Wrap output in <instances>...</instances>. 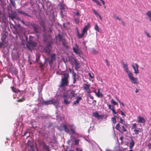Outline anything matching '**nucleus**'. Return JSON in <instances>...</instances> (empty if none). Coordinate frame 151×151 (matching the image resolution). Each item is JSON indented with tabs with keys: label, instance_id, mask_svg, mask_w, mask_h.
Segmentation results:
<instances>
[{
	"label": "nucleus",
	"instance_id": "f257e3e1",
	"mask_svg": "<svg viewBox=\"0 0 151 151\" xmlns=\"http://www.w3.org/2000/svg\"><path fill=\"white\" fill-rule=\"evenodd\" d=\"M61 75L62 76L60 87H63L67 86L69 83V73L67 72H63L62 73Z\"/></svg>",
	"mask_w": 151,
	"mask_h": 151
},
{
	"label": "nucleus",
	"instance_id": "f03ea898",
	"mask_svg": "<svg viewBox=\"0 0 151 151\" xmlns=\"http://www.w3.org/2000/svg\"><path fill=\"white\" fill-rule=\"evenodd\" d=\"M43 103L45 105L53 104L57 108L58 107L59 104L58 100L55 99L47 101H44Z\"/></svg>",
	"mask_w": 151,
	"mask_h": 151
},
{
	"label": "nucleus",
	"instance_id": "7ed1b4c3",
	"mask_svg": "<svg viewBox=\"0 0 151 151\" xmlns=\"http://www.w3.org/2000/svg\"><path fill=\"white\" fill-rule=\"evenodd\" d=\"M62 97L64 99L63 103L65 104H68L72 101V99L68 96L67 92L64 93Z\"/></svg>",
	"mask_w": 151,
	"mask_h": 151
},
{
	"label": "nucleus",
	"instance_id": "20e7f679",
	"mask_svg": "<svg viewBox=\"0 0 151 151\" xmlns=\"http://www.w3.org/2000/svg\"><path fill=\"white\" fill-rule=\"evenodd\" d=\"M127 75L132 83L136 85L138 84L137 79L133 76L132 73H129V74H128Z\"/></svg>",
	"mask_w": 151,
	"mask_h": 151
},
{
	"label": "nucleus",
	"instance_id": "39448f33",
	"mask_svg": "<svg viewBox=\"0 0 151 151\" xmlns=\"http://www.w3.org/2000/svg\"><path fill=\"white\" fill-rule=\"evenodd\" d=\"M71 64L73 65L74 64L75 65V68L76 70L77 71L80 68V64L78 63L76 59L74 58H72L71 60Z\"/></svg>",
	"mask_w": 151,
	"mask_h": 151
},
{
	"label": "nucleus",
	"instance_id": "423d86ee",
	"mask_svg": "<svg viewBox=\"0 0 151 151\" xmlns=\"http://www.w3.org/2000/svg\"><path fill=\"white\" fill-rule=\"evenodd\" d=\"M122 64L123 65V68L124 69L125 72L127 73V74H129L130 73H132L129 70L128 64L127 63H124V62H122Z\"/></svg>",
	"mask_w": 151,
	"mask_h": 151
},
{
	"label": "nucleus",
	"instance_id": "0eeeda50",
	"mask_svg": "<svg viewBox=\"0 0 151 151\" xmlns=\"http://www.w3.org/2000/svg\"><path fill=\"white\" fill-rule=\"evenodd\" d=\"M73 73L72 77L73 80V83H76L77 80L78 79L79 76L75 72H73Z\"/></svg>",
	"mask_w": 151,
	"mask_h": 151
},
{
	"label": "nucleus",
	"instance_id": "6e6552de",
	"mask_svg": "<svg viewBox=\"0 0 151 151\" xmlns=\"http://www.w3.org/2000/svg\"><path fill=\"white\" fill-rule=\"evenodd\" d=\"M137 122L138 123H145V120L143 117L139 116L137 118Z\"/></svg>",
	"mask_w": 151,
	"mask_h": 151
},
{
	"label": "nucleus",
	"instance_id": "1a4fd4ad",
	"mask_svg": "<svg viewBox=\"0 0 151 151\" xmlns=\"http://www.w3.org/2000/svg\"><path fill=\"white\" fill-rule=\"evenodd\" d=\"M76 95V94L75 93V91L73 90L71 91L69 94L68 95V96L71 99L73 97H75Z\"/></svg>",
	"mask_w": 151,
	"mask_h": 151
},
{
	"label": "nucleus",
	"instance_id": "9d476101",
	"mask_svg": "<svg viewBox=\"0 0 151 151\" xmlns=\"http://www.w3.org/2000/svg\"><path fill=\"white\" fill-rule=\"evenodd\" d=\"M132 67L134 70V73L137 74L139 73L138 70V65L137 63H135V65H132Z\"/></svg>",
	"mask_w": 151,
	"mask_h": 151
},
{
	"label": "nucleus",
	"instance_id": "9b49d317",
	"mask_svg": "<svg viewBox=\"0 0 151 151\" xmlns=\"http://www.w3.org/2000/svg\"><path fill=\"white\" fill-rule=\"evenodd\" d=\"M26 146L27 147H29V148L33 147V143L32 142V139L31 138L28 141Z\"/></svg>",
	"mask_w": 151,
	"mask_h": 151
},
{
	"label": "nucleus",
	"instance_id": "f8f14e48",
	"mask_svg": "<svg viewBox=\"0 0 151 151\" xmlns=\"http://www.w3.org/2000/svg\"><path fill=\"white\" fill-rule=\"evenodd\" d=\"M73 52L75 53L76 54L78 55V56L81 57V56L80 54V53L78 52V46L77 45H76L75 47H73Z\"/></svg>",
	"mask_w": 151,
	"mask_h": 151
},
{
	"label": "nucleus",
	"instance_id": "ddd939ff",
	"mask_svg": "<svg viewBox=\"0 0 151 151\" xmlns=\"http://www.w3.org/2000/svg\"><path fill=\"white\" fill-rule=\"evenodd\" d=\"M134 141L133 140V139L132 138H131V141L129 143V148L131 149L134 146Z\"/></svg>",
	"mask_w": 151,
	"mask_h": 151
},
{
	"label": "nucleus",
	"instance_id": "4468645a",
	"mask_svg": "<svg viewBox=\"0 0 151 151\" xmlns=\"http://www.w3.org/2000/svg\"><path fill=\"white\" fill-rule=\"evenodd\" d=\"M81 99L82 98L81 97H77V100L76 101H74L73 102V105H76L77 104H78L79 103V101H81Z\"/></svg>",
	"mask_w": 151,
	"mask_h": 151
},
{
	"label": "nucleus",
	"instance_id": "2eb2a0df",
	"mask_svg": "<svg viewBox=\"0 0 151 151\" xmlns=\"http://www.w3.org/2000/svg\"><path fill=\"white\" fill-rule=\"evenodd\" d=\"M34 30L35 32L36 33H38L39 32V27L38 26L34 25L33 26Z\"/></svg>",
	"mask_w": 151,
	"mask_h": 151
},
{
	"label": "nucleus",
	"instance_id": "dca6fc26",
	"mask_svg": "<svg viewBox=\"0 0 151 151\" xmlns=\"http://www.w3.org/2000/svg\"><path fill=\"white\" fill-rule=\"evenodd\" d=\"M90 27V24L89 23H88L85 26L83 29L82 31L85 33L87 32L88 29Z\"/></svg>",
	"mask_w": 151,
	"mask_h": 151
},
{
	"label": "nucleus",
	"instance_id": "f3484780",
	"mask_svg": "<svg viewBox=\"0 0 151 151\" xmlns=\"http://www.w3.org/2000/svg\"><path fill=\"white\" fill-rule=\"evenodd\" d=\"M126 127L127 125L125 124H124L123 126H122L121 129H120V131L122 132L121 133L126 132L127 131L126 129Z\"/></svg>",
	"mask_w": 151,
	"mask_h": 151
},
{
	"label": "nucleus",
	"instance_id": "a211bd4d",
	"mask_svg": "<svg viewBox=\"0 0 151 151\" xmlns=\"http://www.w3.org/2000/svg\"><path fill=\"white\" fill-rule=\"evenodd\" d=\"M63 127L64 128V130L65 132L67 133H69L70 132V130L68 128L66 125L65 124H63Z\"/></svg>",
	"mask_w": 151,
	"mask_h": 151
},
{
	"label": "nucleus",
	"instance_id": "6ab92c4d",
	"mask_svg": "<svg viewBox=\"0 0 151 151\" xmlns=\"http://www.w3.org/2000/svg\"><path fill=\"white\" fill-rule=\"evenodd\" d=\"M94 92L95 93L96 96L98 97H99L100 96H102V94L100 93V89H98V91L97 92H96L95 90L94 91Z\"/></svg>",
	"mask_w": 151,
	"mask_h": 151
},
{
	"label": "nucleus",
	"instance_id": "aec40b11",
	"mask_svg": "<svg viewBox=\"0 0 151 151\" xmlns=\"http://www.w3.org/2000/svg\"><path fill=\"white\" fill-rule=\"evenodd\" d=\"M11 73L13 75H17L18 71L16 69H13L11 70Z\"/></svg>",
	"mask_w": 151,
	"mask_h": 151
},
{
	"label": "nucleus",
	"instance_id": "412c9836",
	"mask_svg": "<svg viewBox=\"0 0 151 151\" xmlns=\"http://www.w3.org/2000/svg\"><path fill=\"white\" fill-rule=\"evenodd\" d=\"M17 12L23 15L28 17L29 16V15L27 14L25 12L22 11L21 10H19Z\"/></svg>",
	"mask_w": 151,
	"mask_h": 151
},
{
	"label": "nucleus",
	"instance_id": "4be33fe9",
	"mask_svg": "<svg viewBox=\"0 0 151 151\" xmlns=\"http://www.w3.org/2000/svg\"><path fill=\"white\" fill-rule=\"evenodd\" d=\"M93 115L97 118H99L103 116L102 115H99V113L97 112L93 113Z\"/></svg>",
	"mask_w": 151,
	"mask_h": 151
},
{
	"label": "nucleus",
	"instance_id": "5701e85b",
	"mask_svg": "<svg viewBox=\"0 0 151 151\" xmlns=\"http://www.w3.org/2000/svg\"><path fill=\"white\" fill-rule=\"evenodd\" d=\"M54 60H52L50 58H49L47 59L46 61L48 62L50 66H51L53 63V61Z\"/></svg>",
	"mask_w": 151,
	"mask_h": 151
},
{
	"label": "nucleus",
	"instance_id": "b1692460",
	"mask_svg": "<svg viewBox=\"0 0 151 151\" xmlns=\"http://www.w3.org/2000/svg\"><path fill=\"white\" fill-rule=\"evenodd\" d=\"M146 14L148 17L149 21L151 22V11H148L146 13Z\"/></svg>",
	"mask_w": 151,
	"mask_h": 151
},
{
	"label": "nucleus",
	"instance_id": "393cba45",
	"mask_svg": "<svg viewBox=\"0 0 151 151\" xmlns=\"http://www.w3.org/2000/svg\"><path fill=\"white\" fill-rule=\"evenodd\" d=\"M45 52L48 55H49L50 52V50L48 47H46L44 49Z\"/></svg>",
	"mask_w": 151,
	"mask_h": 151
},
{
	"label": "nucleus",
	"instance_id": "a878e982",
	"mask_svg": "<svg viewBox=\"0 0 151 151\" xmlns=\"http://www.w3.org/2000/svg\"><path fill=\"white\" fill-rule=\"evenodd\" d=\"M85 33V32H84L83 31H82V33L81 34H80L79 32H77V35H78V37L79 38H81L84 36Z\"/></svg>",
	"mask_w": 151,
	"mask_h": 151
},
{
	"label": "nucleus",
	"instance_id": "bb28decb",
	"mask_svg": "<svg viewBox=\"0 0 151 151\" xmlns=\"http://www.w3.org/2000/svg\"><path fill=\"white\" fill-rule=\"evenodd\" d=\"M90 86L89 84H84L83 86V88L85 90H86L89 88Z\"/></svg>",
	"mask_w": 151,
	"mask_h": 151
},
{
	"label": "nucleus",
	"instance_id": "cd10ccee",
	"mask_svg": "<svg viewBox=\"0 0 151 151\" xmlns=\"http://www.w3.org/2000/svg\"><path fill=\"white\" fill-rule=\"evenodd\" d=\"M116 129L117 130H118L120 132H122L120 131V129H121V126H120L119 124H116Z\"/></svg>",
	"mask_w": 151,
	"mask_h": 151
},
{
	"label": "nucleus",
	"instance_id": "c85d7f7f",
	"mask_svg": "<svg viewBox=\"0 0 151 151\" xmlns=\"http://www.w3.org/2000/svg\"><path fill=\"white\" fill-rule=\"evenodd\" d=\"M91 52L94 55H96L98 53V52L94 48H92L91 50Z\"/></svg>",
	"mask_w": 151,
	"mask_h": 151
},
{
	"label": "nucleus",
	"instance_id": "c756f323",
	"mask_svg": "<svg viewBox=\"0 0 151 151\" xmlns=\"http://www.w3.org/2000/svg\"><path fill=\"white\" fill-rule=\"evenodd\" d=\"M9 17L11 18L12 20H13L15 18H16V19H17V20H20V19L19 18H16L15 16L14 15H11L10 14V15L9 16Z\"/></svg>",
	"mask_w": 151,
	"mask_h": 151
},
{
	"label": "nucleus",
	"instance_id": "7c9ffc66",
	"mask_svg": "<svg viewBox=\"0 0 151 151\" xmlns=\"http://www.w3.org/2000/svg\"><path fill=\"white\" fill-rule=\"evenodd\" d=\"M56 55L55 54H53L50 57L52 60H55L56 59Z\"/></svg>",
	"mask_w": 151,
	"mask_h": 151
},
{
	"label": "nucleus",
	"instance_id": "2f4dec72",
	"mask_svg": "<svg viewBox=\"0 0 151 151\" xmlns=\"http://www.w3.org/2000/svg\"><path fill=\"white\" fill-rule=\"evenodd\" d=\"M10 2L12 5L15 8V1L14 0H10Z\"/></svg>",
	"mask_w": 151,
	"mask_h": 151
},
{
	"label": "nucleus",
	"instance_id": "473e14b6",
	"mask_svg": "<svg viewBox=\"0 0 151 151\" xmlns=\"http://www.w3.org/2000/svg\"><path fill=\"white\" fill-rule=\"evenodd\" d=\"M11 88L12 91L15 93H17L19 91L18 89L13 87H12Z\"/></svg>",
	"mask_w": 151,
	"mask_h": 151
},
{
	"label": "nucleus",
	"instance_id": "72a5a7b5",
	"mask_svg": "<svg viewBox=\"0 0 151 151\" xmlns=\"http://www.w3.org/2000/svg\"><path fill=\"white\" fill-rule=\"evenodd\" d=\"M12 57L14 59L16 60H18L19 58V57L18 55H13Z\"/></svg>",
	"mask_w": 151,
	"mask_h": 151
},
{
	"label": "nucleus",
	"instance_id": "f704fd0d",
	"mask_svg": "<svg viewBox=\"0 0 151 151\" xmlns=\"http://www.w3.org/2000/svg\"><path fill=\"white\" fill-rule=\"evenodd\" d=\"M134 132L135 134H138L139 132H141V131L137 129H134Z\"/></svg>",
	"mask_w": 151,
	"mask_h": 151
},
{
	"label": "nucleus",
	"instance_id": "c9c22d12",
	"mask_svg": "<svg viewBox=\"0 0 151 151\" xmlns=\"http://www.w3.org/2000/svg\"><path fill=\"white\" fill-rule=\"evenodd\" d=\"M92 11L93 12L96 16H98L99 15V14L94 9H92Z\"/></svg>",
	"mask_w": 151,
	"mask_h": 151
},
{
	"label": "nucleus",
	"instance_id": "e433bc0d",
	"mask_svg": "<svg viewBox=\"0 0 151 151\" xmlns=\"http://www.w3.org/2000/svg\"><path fill=\"white\" fill-rule=\"evenodd\" d=\"M74 21L76 24H78L79 22V19L78 18H75Z\"/></svg>",
	"mask_w": 151,
	"mask_h": 151
},
{
	"label": "nucleus",
	"instance_id": "4c0bfd02",
	"mask_svg": "<svg viewBox=\"0 0 151 151\" xmlns=\"http://www.w3.org/2000/svg\"><path fill=\"white\" fill-rule=\"evenodd\" d=\"M60 9L61 10H64L65 8V6L64 4H61L60 5Z\"/></svg>",
	"mask_w": 151,
	"mask_h": 151
},
{
	"label": "nucleus",
	"instance_id": "58836bf2",
	"mask_svg": "<svg viewBox=\"0 0 151 151\" xmlns=\"http://www.w3.org/2000/svg\"><path fill=\"white\" fill-rule=\"evenodd\" d=\"M99 28L97 24H96L94 27V29L98 32H99Z\"/></svg>",
	"mask_w": 151,
	"mask_h": 151
},
{
	"label": "nucleus",
	"instance_id": "ea45409f",
	"mask_svg": "<svg viewBox=\"0 0 151 151\" xmlns=\"http://www.w3.org/2000/svg\"><path fill=\"white\" fill-rule=\"evenodd\" d=\"M111 102L112 104H113L114 105H118L117 103L114 99H112L111 101Z\"/></svg>",
	"mask_w": 151,
	"mask_h": 151
},
{
	"label": "nucleus",
	"instance_id": "a19ab883",
	"mask_svg": "<svg viewBox=\"0 0 151 151\" xmlns=\"http://www.w3.org/2000/svg\"><path fill=\"white\" fill-rule=\"evenodd\" d=\"M137 125L136 123L134 124H132V129H133L134 130V129H137Z\"/></svg>",
	"mask_w": 151,
	"mask_h": 151
},
{
	"label": "nucleus",
	"instance_id": "79ce46f5",
	"mask_svg": "<svg viewBox=\"0 0 151 151\" xmlns=\"http://www.w3.org/2000/svg\"><path fill=\"white\" fill-rule=\"evenodd\" d=\"M92 1L96 3L98 5L101 6V3L99 1H98L97 0H92Z\"/></svg>",
	"mask_w": 151,
	"mask_h": 151
},
{
	"label": "nucleus",
	"instance_id": "37998d69",
	"mask_svg": "<svg viewBox=\"0 0 151 151\" xmlns=\"http://www.w3.org/2000/svg\"><path fill=\"white\" fill-rule=\"evenodd\" d=\"M119 119L120 120V123H121L124 124H125L124 123L125 122L123 120L121 117H120Z\"/></svg>",
	"mask_w": 151,
	"mask_h": 151
},
{
	"label": "nucleus",
	"instance_id": "c03bdc74",
	"mask_svg": "<svg viewBox=\"0 0 151 151\" xmlns=\"http://www.w3.org/2000/svg\"><path fill=\"white\" fill-rule=\"evenodd\" d=\"M29 43L30 44H32L33 46H35L36 45V43L35 42H32V41H29Z\"/></svg>",
	"mask_w": 151,
	"mask_h": 151
},
{
	"label": "nucleus",
	"instance_id": "a18cd8bd",
	"mask_svg": "<svg viewBox=\"0 0 151 151\" xmlns=\"http://www.w3.org/2000/svg\"><path fill=\"white\" fill-rule=\"evenodd\" d=\"M58 129L62 131L63 130H64V128L63 127V125L62 126H60L58 127Z\"/></svg>",
	"mask_w": 151,
	"mask_h": 151
},
{
	"label": "nucleus",
	"instance_id": "49530a36",
	"mask_svg": "<svg viewBox=\"0 0 151 151\" xmlns=\"http://www.w3.org/2000/svg\"><path fill=\"white\" fill-rule=\"evenodd\" d=\"M111 121L113 123L115 124L116 123V118L115 117L112 118L111 119Z\"/></svg>",
	"mask_w": 151,
	"mask_h": 151
},
{
	"label": "nucleus",
	"instance_id": "de8ad7c7",
	"mask_svg": "<svg viewBox=\"0 0 151 151\" xmlns=\"http://www.w3.org/2000/svg\"><path fill=\"white\" fill-rule=\"evenodd\" d=\"M41 26L43 27V31L44 32H45V26H44V24L43 23V22H42L40 23Z\"/></svg>",
	"mask_w": 151,
	"mask_h": 151
},
{
	"label": "nucleus",
	"instance_id": "09e8293b",
	"mask_svg": "<svg viewBox=\"0 0 151 151\" xmlns=\"http://www.w3.org/2000/svg\"><path fill=\"white\" fill-rule=\"evenodd\" d=\"M111 110L112 111L113 114H116V112H115L113 106H112V109Z\"/></svg>",
	"mask_w": 151,
	"mask_h": 151
},
{
	"label": "nucleus",
	"instance_id": "8fccbe9b",
	"mask_svg": "<svg viewBox=\"0 0 151 151\" xmlns=\"http://www.w3.org/2000/svg\"><path fill=\"white\" fill-rule=\"evenodd\" d=\"M86 91H87V93L88 94H90L91 93V90L89 89V88L88 89H87Z\"/></svg>",
	"mask_w": 151,
	"mask_h": 151
},
{
	"label": "nucleus",
	"instance_id": "3c124183",
	"mask_svg": "<svg viewBox=\"0 0 151 151\" xmlns=\"http://www.w3.org/2000/svg\"><path fill=\"white\" fill-rule=\"evenodd\" d=\"M44 148L47 151H50L49 149V147L47 145L45 146V147Z\"/></svg>",
	"mask_w": 151,
	"mask_h": 151
},
{
	"label": "nucleus",
	"instance_id": "603ef678",
	"mask_svg": "<svg viewBox=\"0 0 151 151\" xmlns=\"http://www.w3.org/2000/svg\"><path fill=\"white\" fill-rule=\"evenodd\" d=\"M70 129L71 130V132L72 133V134H73L75 132L74 129L73 128H71Z\"/></svg>",
	"mask_w": 151,
	"mask_h": 151
},
{
	"label": "nucleus",
	"instance_id": "864d4df0",
	"mask_svg": "<svg viewBox=\"0 0 151 151\" xmlns=\"http://www.w3.org/2000/svg\"><path fill=\"white\" fill-rule=\"evenodd\" d=\"M78 142H79V140H78L75 139V144L76 145H78Z\"/></svg>",
	"mask_w": 151,
	"mask_h": 151
},
{
	"label": "nucleus",
	"instance_id": "5fc2aeb1",
	"mask_svg": "<svg viewBox=\"0 0 151 151\" xmlns=\"http://www.w3.org/2000/svg\"><path fill=\"white\" fill-rule=\"evenodd\" d=\"M24 98H23L21 99H19L18 101V102H22V101H24Z\"/></svg>",
	"mask_w": 151,
	"mask_h": 151
},
{
	"label": "nucleus",
	"instance_id": "6e6d98bb",
	"mask_svg": "<svg viewBox=\"0 0 151 151\" xmlns=\"http://www.w3.org/2000/svg\"><path fill=\"white\" fill-rule=\"evenodd\" d=\"M147 147L149 149L151 148V144L150 143H149L147 145Z\"/></svg>",
	"mask_w": 151,
	"mask_h": 151
},
{
	"label": "nucleus",
	"instance_id": "4d7b16f0",
	"mask_svg": "<svg viewBox=\"0 0 151 151\" xmlns=\"http://www.w3.org/2000/svg\"><path fill=\"white\" fill-rule=\"evenodd\" d=\"M28 150H29V151H35L34 149V147L32 148H28Z\"/></svg>",
	"mask_w": 151,
	"mask_h": 151
},
{
	"label": "nucleus",
	"instance_id": "13d9d810",
	"mask_svg": "<svg viewBox=\"0 0 151 151\" xmlns=\"http://www.w3.org/2000/svg\"><path fill=\"white\" fill-rule=\"evenodd\" d=\"M69 70L70 73H72V74L73 75V72H74V71L73 70H72L70 68H69Z\"/></svg>",
	"mask_w": 151,
	"mask_h": 151
},
{
	"label": "nucleus",
	"instance_id": "bf43d9fd",
	"mask_svg": "<svg viewBox=\"0 0 151 151\" xmlns=\"http://www.w3.org/2000/svg\"><path fill=\"white\" fill-rule=\"evenodd\" d=\"M108 106L109 107V109H110L111 110L112 109V107H111V105H108Z\"/></svg>",
	"mask_w": 151,
	"mask_h": 151
},
{
	"label": "nucleus",
	"instance_id": "052dcab7",
	"mask_svg": "<svg viewBox=\"0 0 151 151\" xmlns=\"http://www.w3.org/2000/svg\"><path fill=\"white\" fill-rule=\"evenodd\" d=\"M76 15L77 16L80 17L81 16L79 13L78 12H77L76 14Z\"/></svg>",
	"mask_w": 151,
	"mask_h": 151
},
{
	"label": "nucleus",
	"instance_id": "680f3d73",
	"mask_svg": "<svg viewBox=\"0 0 151 151\" xmlns=\"http://www.w3.org/2000/svg\"><path fill=\"white\" fill-rule=\"evenodd\" d=\"M88 75L89 76H90V77L91 78H93V76H92V75H91V74L90 73H88Z\"/></svg>",
	"mask_w": 151,
	"mask_h": 151
},
{
	"label": "nucleus",
	"instance_id": "e2e57ef3",
	"mask_svg": "<svg viewBox=\"0 0 151 151\" xmlns=\"http://www.w3.org/2000/svg\"><path fill=\"white\" fill-rule=\"evenodd\" d=\"M105 61L106 63V64L108 66H109V63H108V60L107 59H105Z\"/></svg>",
	"mask_w": 151,
	"mask_h": 151
},
{
	"label": "nucleus",
	"instance_id": "0e129e2a",
	"mask_svg": "<svg viewBox=\"0 0 151 151\" xmlns=\"http://www.w3.org/2000/svg\"><path fill=\"white\" fill-rule=\"evenodd\" d=\"M42 145L43 147H45V146H46L47 145L45 144V143L44 142H43Z\"/></svg>",
	"mask_w": 151,
	"mask_h": 151
},
{
	"label": "nucleus",
	"instance_id": "69168bd1",
	"mask_svg": "<svg viewBox=\"0 0 151 151\" xmlns=\"http://www.w3.org/2000/svg\"><path fill=\"white\" fill-rule=\"evenodd\" d=\"M119 102L121 104H122L123 107L124 106V105L123 102H121L120 101H119Z\"/></svg>",
	"mask_w": 151,
	"mask_h": 151
},
{
	"label": "nucleus",
	"instance_id": "338daca9",
	"mask_svg": "<svg viewBox=\"0 0 151 151\" xmlns=\"http://www.w3.org/2000/svg\"><path fill=\"white\" fill-rule=\"evenodd\" d=\"M76 150L77 151H82V149H81L79 148H76Z\"/></svg>",
	"mask_w": 151,
	"mask_h": 151
},
{
	"label": "nucleus",
	"instance_id": "774afa93",
	"mask_svg": "<svg viewBox=\"0 0 151 151\" xmlns=\"http://www.w3.org/2000/svg\"><path fill=\"white\" fill-rule=\"evenodd\" d=\"M116 19L119 20V21H121L122 19L119 17L117 16L116 17Z\"/></svg>",
	"mask_w": 151,
	"mask_h": 151
}]
</instances>
